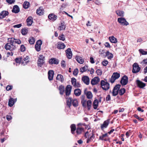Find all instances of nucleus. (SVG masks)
Listing matches in <instances>:
<instances>
[{"instance_id":"26","label":"nucleus","mask_w":147,"mask_h":147,"mask_svg":"<svg viewBox=\"0 0 147 147\" xmlns=\"http://www.w3.org/2000/svg\"><path fill=\"white\" fill-rule=\"evenodd\" d=\"M71 128V132L72 134H74L75 133L74 131L76 130V125L74 124H71L70 126Z\"/></svg>"},{"instance_id":"3","label":"nucleus","mask_w":147,"mask_h":147,"mask_svg":"<svg viewBox=\"0 0 147 147\" xmlns=\"http://www.w3.org/2000/svg\"><path fill=\"white\" fill-rule=\"evenodd\" d=\"M100 85L102 89L105 90H108L110 88L109 84L107 82L102 80L100 82Z\"/></svg>"},{"instance_id":"33","label":"nucleus","mask_w":147,"mask_h":147,"mask_svg":"<svg viewBox=\"0 0 147 147\" xmlns=\"http://www.w3.org/2000/svg\"><path fill=\"white\" fill-rule=\"evenodd\" d=\"M56 79L61 82L63 80V76L61 74H58L56 77Z\"/></svg>"},{"instance_id":"13","label":"nucleus","mask_w":147,"mask_h":147,"mask_svg":"<svg viewBox=\"0 0 147 147\" xmlns=\"http://www.w3.org/2000/svg\"><path fill=\"white\" fill-rule=\"evenodd\" d=\"M136 82L137 86L140 88H143L146 86V84L139 80H137Z\"/></svg>"},{"instance_id":"11","label":"nucleus","mask_w":147,"mask_h":147,"mask_svg":"<svg viewBox=\"0 0 147 147\" xmlns=\"http://www.w3.org/2000/svg\"><path fill=\"white\" fill-rule=\"evenodd\" d=\"M82 80L84 83L87 85H88L90 83L89 78L87 76H84L82 77Z\"/></svg>"},{"instance_id":"20","label":"nucleus","mask_w":147,"mask_h":147,"mask_svg":"<svg viewBox=\"0 0 147 147\" xmlns=\"http://www.w3.org/2000/svg\"><path fill=\"white\" fill-rule=\"evenodd\" d=\"M33 19L31 16H30L27 19L26 21L27 25L28 26H30L32 25L33 22Z\"/></svg>"},{"instance_id":"30","label":"nucleus","mask_w":147,"mask_h":147,"mask_svg":"<svg viewBox=\"0 0 147 147\" xmlns=\"http://www.w3.org/2000/svg\"><path fill=\"white\" fill-rule=\"evenodd\" d=\"M41 7H40L36 10V13L37 14L40 16L42 15L44 13L43 10L41 9Z\"/></svg>"},{"instance_id":"16","label":"nucleus","mask_w":147,"mask_h":147,"mask_svg":"<svg viewBox=\"0 0 147 147\" xmlns=\"http://www.w3.org/2000/svg\"><path fill=\"white\" fill-rule=\"evenodd\" d=\"M71 87L70 85H68L65 88V94L66 96L69 95L71 93Z\"/></svg>"},{"instance_id":"60","label":"nucleus","mask_w":147,"mask_h":147,"mask_svg":"<svg viewBox=\"0 0 147 147\" xmlns=\"http://www.w3.org/2000/svg\"><path fill=\"white\" fill-rule=\"evenodd\" d=\"M107 101H109L111 100V96L109 94L107 95L106 98Z\"/></svg>"},{"instance_id":"39","label":"nucleus","mask_w":147,"mask_h":147,"mask_svg":"<svg viewBox=\"0 0 147 147\" xmlns=\"http://www.w3.org/2000/svg\"><path fill=\"white\" fill-rule=\"evenodd\" d=\"M71 84L75 86L76 84V80L75 78H72L71 79Z\"/></svg>"},{"instance_id":"5","label":"nucleus","mask_w":147,"mask_h":147,"mask_svg":"<svg viewBox=\"0 0 147 147\" xmlns=\"http://www.w3.org/2000/svg\"><path fill=\"white\" fill-rule=\"evenodd\" d=\"M120 76V74L117 72L114 73L113 74L111 79L110 80V81L112 83H114L116 80L118 79Z\"/></svg>"},{"instance_id":"37","label":"nucleus","mask_w":147,"mask_h":147,"mask_svg":"<svg viewBox=\"0 0 147 147\" xmlns=\"http://www.w3.org/2000/svg\"><path fill=\"white\" fill-rule=\"evenodd\" d=\"M87 98L88 99L91 98L92 97V95L90 91L88 92L86 94Z\"/></svg>"},{"instance_id":"51","label":"nucleus","mask_w":147,"mask_h":147,"mask_svg":"<svg viewBox=\"0 0 147 147\" xmlns=\"http://www.w3.org/2000/svg\"><path fill=\"white\" fill-rule=\"evenodd\" d=\"M86 100H81V102L83 107H85L86 106Z\"/></svg>"},{"instance_id":"29","label":"nucleus","mask_w":147,"mask_h":147,"mask_svg":"<svg viewBox=\"0 0 147 147\" xmlns=\"http://www.w3.org/2000/svg\"><path fill=\"white\" fill-rule=\"evenodd\" d=\"M117 15L120 17H123L124 16V12L123 11L117 10L116 11Z\"/></svg>"},{"instance_id":"25","label":"nucleus","mask_w":147,"mask_h":147,"mask_svg":"<svg viewBox=\"0 0 147 147\" xmlns=\"http://www.w3.org/2000/svg\"><path fill=\"white\" fill-rule=\"evenodd\" d=\"M59 90L60 91V94L61 95H63L65 91L64 86L62 85L60 86L59 88Z\"/></svg>"},{"instance_id":"35","label":"nucleus","mask_w":147,"mask_h":147,"mask_svg":"<svg viewBox=\"0 0 147 147\" xmlns=\"http://www.w3.org/2000/svg\"><path fill=\"white\" fill-rule=\"evenodd\" d=\"M30 3L27 1H25L23 4V7L25 9L28 8L29 6Z\"/></svg>"},{"instance_id":"7","label":"nucleus","mask_w":147,"mask_h":147,"mask_svg":"<svg viewBox=\"0 0 147 147\" xmlns=\"http://www.w3.org/2000/svg\"><path fill=\"white\" fill-rule=\"evenodd\" d=\"M117 20L119 23L123 25L126 26L129 24V23L126 21L124 18H118Z\"/></svg>"},{"instance_id":"48","label":"nucleus","mask_w":147,"mask_h":147,"mask_svg":"<svg viewBox=\"0 0 147 147\" xmlns=\"http://www.w3.org/2000/svg\"><path fill=\"white\" fill-rule=\"evenodd\" d=\"M78 72V69L77 68L73 72V74L75 76H76L77 75Z\"/></svg>"},{"instance_id":"32","label":"nucleus","mask_w":147,"mask_h":147,"mask_svg":"<svg viewBox=\"0 0 147 147\" xmlns=\"http://www.w3.org/2000/svg\"><path fill=\"white\" fill-rule=\"evenodd\" d=\"M106 56H107L108 58L110 59H111L113 57V55L111 53H110L108 51H107L106 53Z\"/></svg>"},{"instance_id":"61","label":"nucleus","mask_w":147,"mask_h":147,"mask_svg":"<svg viewBox=\"0 0 147 147\" xmlns=\"http://www.w3.org/2000/svg\"><path fill=\"white\" fill-rule=\"evenodd\" d=\"M94 69L92 68H91L90 70L89 69L88 70V71H90V74H92L94 73Z\"/></svg>"},{"instance_id":"23","label":"nucleus","mask_w":147,"mask_h":147,"mask_svg":"<svg viewBox=\"0 0 147 147\" xmlns=\"http://www.w3.org/2000/svg\"><path fill=\"white\" fill-rule=\"evenodd\" d=\"M109 123V121L108 120L105 121L104 122L103 124L101 126V128L102 129L103 128H106L108 125Z\"/></svg>"},{"instance_id":"10","label":"nucleus","mask_w":147,"mask_h":147,"mask_svg":"<svg viewBox=\"0 0 147 147\" xmlns=\"http://www.w3.org/2000/svg\"><path fill=\"white\" fill-rule=\"evenodd\" d=\"M66 56L69 59H70L71 58L72 55V54L71 50V49L69 48L67 49L65 51Z\"/></svg>"},{"instance_id":"2","label":"nucleus","mask_w":147,"mask_h":147,"mask_svg":"<svg viewBox=\"0 0 147 147\" xmlns=\"http://www.w3.org/2000/svg\"><path fill=\"white\" fill-rule=\"evenodd\" d=\"M9 42L6 44L4 47L6 50L12 51L16 49L17 46L14 44L12 42Z\"/></svg>"},{"instance_id":"62","label":"nucleus","mask_w":147,"mask_h":147,"mask_svg":"<svg viewBox=\"0 0 147 147\" xmlns=\"http://www.w3.org/2000/svg\"><path fill=\"white\" fill-rule=\"evenodd\" d=\"M90 62L92 63H94V59L93 57H91L90 58Z\"/></svg>"},{"instance_id":"47","label":"nucleus","mask_w":147,"mask_h":147,"mask_svg":"<svg viewBox=\"0 0 147 147\" xmlns=\"http://www.w3.org/2000/svg\"><path fill=\"white\" fill-rule=\"evenodd\" d=\"M59 38L60 40L63 41H64L65 40L64 35L63 34H62L61 35L59 36Z\"/></svg>"},{"instance_id":"6","label":"nucleus","mask_w":147,"mask_h":147,"mask_svg":"<svg viewBox=\"0 0 147 147\" xmlns=\"http://www.w3.org/2000/svg\"><path fill=\"white\" fill-rule=\"evenodd\" d=\"M141 69L138 64L137 63H134L133 65L132 72L134 73H136L139 72Z\"/></svg>"},{"instance_id":"46","label":"nucleus","mask_w":147,"mask_h":147,"mask_svg":"<svg viewBox=\"0 0 147 147\" xmlns=\"http://www.w3.org/2000/svg\"><path fill=\"white\" fill-rule=\"evenodd\" d=\"M20 50L21 52H24L26 50V48L23 45H22L20 47Z\"/></svg>"},{"instance_id":"22","label":"nucleus","mask_w":147,"mask_h":147,"mask_svg":"<svg viewBox=\"0 0 147 147\" xmlns=\"http://www.w3.org/2000/svg\"><path fill=\"white\" fill-rule=\"evenodd\" d=\"M76 59L77 62L80 64H83L84 62V59L81 57L76 56Z\"/></svg>"},{"instance_id":"1","label":"nucleus","mask_w":147,"mask_h":147,"mask_svg":"<svg viewBox=\"0 0 147 147\" xmlns=\"http://www.w3.org/2000/svg\"><path fill=\"white\" fill-rule=\"evenodd\" d=\"M67 105L69 108L70 107L72 103L74 107H76L78 105V102L77 99H74L72 100V98L69 97L67 98Z\"/></svg>"},{"instance_id":"43","label":"nucleus","mask_w":147,"mask_h":147,"mask_svg":"<svg viewBox=\"0 0 147 147\" xmlns=\"http://www.w3.org/2000/svg\"><path fill=\"white\" fill-rule=\"evenodd\" d=\"M118 90L113 89V91L112 92L113 95L114 96H116L118 94Z\"/></svg>"},{"instance_id":"52","label":"nucleus","mask_w":147,"mask_h":147,"mask_svg":"<svg viewBox=\"0 0 147 147\" xmlns=\"http://www.w3.org/2000/svg\"><path fill=\"white\" fill-rule=\"evenodd\" d=\"M97 75L100 76L102 74V71L100 69H98L96 71Z\"/></svg>"},{"instance_id":"18","label":"nucleus","mask_w":147,"mask_h":147,"mask_svg":"<svg viewBox=\"0 0 147 147\" xmlns=\"http://www.w3.org/2000/svg\"><path fill=\"white\" fill-rule=\"evenodd\" d=\"M84 131V128L81 127H77L76 130V133L78 135L81 134Z\"/></svg>"},{"instance_id":"42","label":"nucleus","mask_w":147,"mask_h":147,"mask_svg":"<svg viewBox=\"0 0 147 147\" xmlns=\"http://www.w3.org/2000/svg\"><path fill=\"white\" fill-rule=\"evenodd\" d=\"M139 51L140 53L142 55H147V51H144L143 49H139Z\"/></svg>"},{"instance_id":"9","label":"nucleus","mask_w":147,"mask_h":147,"mask_svg":"<svg viewBox=\"0 0 147 147\" xmlns=\"http://www.w3.org/2000/svg\"><path fill=\"white\" fill-rule=\"evenodd\" d=\"M8 42H12L14 44L17 43L20 44L21 43V41L20 39L14 38H8Z\"/></svg>"},{"instance_id":"8","label":"nucleus","mask_w":147,"mask_h":147,"mask_svg":"<svg viewBox=\"0 0 147 147\" xmlns=\"http://www.w3.org/2000/svg\"><path fill=\"white\" fill-rule=\"evenodd\" d=\"M128 78L127 76L126 75L123 76L121 78L120 83L123 86L126 85L128 83Z\"/></svg>"},{"instance_id":"17","label":"nucleus","mask_w":147,"mask_h":147,"mask_svg":"<svg viewBox=\"0 0 147 147\" xmlns=\"http://www.w3.org/2000/svg\"><path fill=\"white\" fill-rule=\"evenodd\" d=\"M49 63L51 64H54L57 65L59 63V60L55 58H52L49 61Z\"/></svg>"},{"instance_id":"55","label":"nucleus","mask_w":147,"mask_h":147,"mask_svg":"<svg viewBox=\"0 0 147 147\" xmlns=\"http://www.w3.org/2000/svg\"><path fill=\"white\" fill-rule=\"evenodd\" d=\"M104 137L102 135V136H100L99 137V140H104L105 141H107V139L106 138H105L104 139Z\"/></svg>"},{"instance_id":"34","label":"nucleus","mask_w":147,"mask_h":147,"mask_svg":"<svg viewBox=\"0 0 147 147\" xmlns=\"http://www.w3.org/2000/svg\"><path fill=\"white\" fill-rule=\"evenodd\" d=\"M35 41V38L33 37H31L29 39L28 41L30 44L32 45L34 44Z\"/></svg>"},{"instance_id":"40","label":"nucleus","mask_w":147,"mask_h":147,"mask_svg":"<svg viewBox=\"0 0 147 147\" xmlns=\"http://www.w3.org/2000/svg\"><path fill=\"white\" fill-rule=\"evenodd\" d=\"M87 106L88 108V110H90L92 105V101L90 100H88L87 102Z\"/></svg>"},{"instance_id":"49","label":"nucleus","mask_w":147,"mask_h":147,"mask_svg":"<svg viewBox=\"0 0 147 147\" xmlns=\"http://www.w3.org/2000/svg\"><path fill=\"white\" fill-rule=\"evenodd\" d=\"M108 62L107 60H104L102 62V65L104 66H106L108 64Z\"/></svg>"},{"instance_id":"31","label":"nucleus","mask_w":147,"mask_h":147,"mask_svg":"<svg viewBox=\"0 0 147 147\" xmlns=\"http://www.w3.org/2000/svg\"><path fill=\"white\" fill-rule=\"evenodd\" d=\"M14 104V101L13 98H11L9 100L8 105L9 107H12Z\"/></svg>"},{"instance_id":"45","label":"nucleus","mask_w":147,"mask_h":147,"mask_svg":"<svg viewBox=\"0 0 147 147\" xmlns=\"http://www.w3.org/2000/svg\"><path fill=\"white\" fill-rule=\"evenodd\" d=\"M35 47L36 50L37 51H40L41 48L40 46L37 45V44H35Z\"/></svg>"},{"instance_id":"15","label":"nucleus","mask_w":147,"mask_h":147,"mask_svg":"<svg viewBox=\"0 0 147 147\" xmlns=\"http://www.w3.org/2000/svg\"><path fill=\"white\" fill-rule=\"evenodd\" d=\"M48 79L50 81L52 80H53L54 75V72L52 70H49L48 72Z\"/></svg>"},{"instance_id":"27","label":"nucleus","mask_w":147,"mask_h":147,"mask_svg":"<svg viewBox=\"0 0 147 147\" xmlns=\"http://www.w3.org/2000/svg\"><path fill=\"white\" fill-rule=\"evenodd\" d=\"M74 93L76 96H78L81 94V91L80 89L78 88L74 90Z\"/></svg>"},{"instance_id":"58","label":"nucleus","mask_w":147,"mask_h":147,"mask_svg":"<svg viewBox=\"0 0 147 147\" xmlns=\"http://www.w3.org/2000/svg\"><path fill=\"white\" fill-rule=\"evenodd\" d=\"M61 66L62 67H65L66 65L65 64V61L64 60H63L61 61Z\"/></svg>"},{"instance_id":"53","label":"nucleus","mask_w":147,"mask_h":147,"mask_svg":"<svg viewBox=\"0 0 147 147\" xmlns=\"http://www.w3.org/2000/svg\"><path fill=\"white\" fill-rule=\"evenodd\" d=\"M42 42L41 40H38L36 44H37L40 46H41V45L42 44Z\"/></svg>"},{"instance_id":"12","label":"nucleus","mask_w":147,"mask_h":147,"mask_svg":"<svg viewBox=\"0 0 147 147\" xmlns=\"http://www.w3.org/2000/svg\"><path fill=\"white\" fill-rule=\"evenodd\" d=\"M100 80V79L98 77H95L91 80V84L93 85L96 84L99 82Z\"/></svg>"},{"instance_id":"28","label":"nucleus","mask_w":147,"mask_h":147,"mask_svg":"<svg viewBox=\"0 0 147 147\" xmlns=\"http://www.w3.org/2000/svg\"><path fill=\"white\" fill-rule=\"evenodd\" d=\"M65 47V44L63 43L59 42L58 44L57 47L58 49H64Z\"/></svg>"},{"instance_id":"19","label":"nucleus","mask_w":147,"mask_h":147,"mask_svg":"<svg viewBox=\"0 0 147 147\" xmlns=\"http://www.w3.org/2000/svg\"><path fill=\"white\" fill-rule=\"evenodd\" d=\"M20 11V9L19 7L17 5H15L13 7V9L12 10V11L15 13H18Z\"/></svg>"},{"instance_id":"21","label":"nucleus","mask_w":147,"mask_h":147,"mask_svg":"<svg viewBox=\"0 0 147 147\" xmlns=\"http://www.w3.org/2000/svg\"><path fill=\"white\" fill-rule=\"evenodd\" d=\"M48 17L50 20L53 21L56 20L57 16L53 14H51L48 16Z\"/></svg>"},{"instance_id":"54","label":"nucleus","mask_w":147,"mask_h":147,"mask_svg":"<svg viewBox=\"0 0 147 147\" xmlns=\"http://www.w3.org/2000/svg\"><path fill=\"white\" fill-rule=\"evenodd\" d=\"M6 1L9 4L14 3L15 2V0H6Z\"/></svg>"},{"instance_id":"50","label":"nucleus","mask_w":147,"mask_h":147,"mask_svg":"<svg viewBox=\"0 0 147 147\" xmlns=\"http://www.w3.org/2000/svg\"><path fill=\"white\" fill-rule=\"evenodd\" d=\"M121 85L119 84H117L116 85L115 87L113 88V89L117 90H119V89Z\"/></svg>"},{"instance_id":"64","label":"nucleus","mask_w":147,"mask_h":147,"mask_svg":"<svg viewBox=\"0 0 147 147\" xmlns=\"http://www.w3.org/2000/svg\"><path fill=\"white\" fill-rule=\"evenodd\" d=\"M11 117L10 115H7L6 116V119L8 121H10L11 120Z\"/></svg>"},{"instance_id":"14","label":"nucleus","mask_w":147,"mask_h":147,"mask_svg":"<svg viewBox=\"0 0 147 147\" xmlns=\"http://www.w3.org/2000/svg\"><path fill=\"white\" fill-rule=\"evenodd\" d=\"M9 13L8 11H3L0 13V19H3L8 15Z\"/></svg>"},{"instance_id":"63","label":"nucleus","mask_w":147,"mask_h":147,"mask_svg":"<svg viewBox=\"0 0 147 147\" xmlns=\"http://www.w3.org/2000/svg\"><path fill=\"white\" fill-rule=\"evenodd\" d=\"M83 68H84V69L85 71H88V66L87 65H86L84 67H82Z\"/></svg>"},{"instance_id":"56","label":"nucleus","mask_w":147,"mask_h":147,"mask_svg":"<svg viewBox=\"0 0 147 147\" xmlns=\"http://www.w3.org/2000/svg\"><path fill=\"white\" fill-rule=\"evenodd\" d=\"M12 88V86H7L6 88V90H11Z\"/></svg>"},{"instance_id":"24","label":"nucleus","mask_w":147,"mask_h":147,"mask_svg":"<svg viewBox=\"0 0 147 147\" xmlns=\"http://www.w3.org/2000/svg\"><path fill=\"white\" fill-rule=\"evenodd\" d=\"M109 39L110 41L112 43H116L117 42L116 38L114 37L113 36L109 37Z\"/></svg>"},{"instance_id":"38","label":"nucleus","mask_w":147,"mask_h":147,"mask_svg":"<svg viewBox=\"0 0 147 147\" xmlns=\"http://www.w3.org/2000/svg\"><path fill=\"white\" fill-rule=\"evenodd\" d=\"M126 91L125 89L124 88H121L119 90V94L121 96Z\"/></svg>"},{"instance_id":"59","label":"nucleus","mask_w":147,"mask_h":147,"mask_svg":"<svg viewBox=\"0 0 147 147\" xmlns=\"http://www.w3.org/2000/svg\"><path fill=\"white\" fill-rule=\"evenodd\" d=\"M105 47H107L109 48H110L111 47V46L109 44L108 42H106L105 43Z\"/></svg>"},{"instance_id":"57","label":"nucleus","mask_w":147,"mask_h":147,"mask_svg":"<svg viewBox=\"0 0 147 147\" xmlns=\"http://www.w3.org/2000/svg\"><path fill=\"white\" fill-rule=\"evenodd\" d=\"M22 26V24H21L14 25L13 27L14 28H20Z\"/></svg>"},{"instance_id":"36","label":"nucleus","mask_w":147,"mask_h":147,"mask_svg":"<svg viewBox=\"0 0 147 147\" xmlns=\"http://www.w3.org/2000/svg\"><path fill=\"white\" fill-rule=\"evenodd\" d=\"M98 104V100H95L94 101L93 104V108L94 109H97Z\"/></svg>"},{"instance_id":"44","label":"nucleus","mask_w":147,"mask_h":147,"mask_svg":"<svg viewBox=\"0 0 147 147\" xmlns=\"http://www.w3.org/2000/svg\"><path fill=\"white\" fill-rule=\"evenodd\" d=\"M21 31L22 34L23 35L26 34L28 32V30L25 29H22Z\"/></svg>"},{"instance_id":"41","label":"nucleus","mask_w":147,"mask_h":147,"mask_svg":"<svg viewBox=\"0 0 147 147\" xmlns=\"http://www.w3.org/2000/svg\"><path fill=\"white\" fill-rule=\"evenodd\" d=\"M65 26L64 25V24L63 23H61V26L59 27V29L61 30H65Z\"/></svg>"},{"instance_id":"4","label":"nucleus","mask_w":147,"mask_h":147,"mask_svg":"<svg viewBox=\"0 0 147 147\" xmlns=\"http://www.w3.org/2000/svg\"><path fill=\"white\" fill-rule=\"evenodd\" d=\"M39 57L37 61L38 65L41 67L45 63V57L42 55H39Z\"/></svg>"}]
</instances>
